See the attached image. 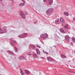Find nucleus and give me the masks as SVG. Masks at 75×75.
<instances>
[{"instance_id":"obj_30","label":"nucleus","mask_w":75,"mask_h":75,"mask_svg":"<svg viewBox=\"0 0 75 75\" xmlns=\"http://www.w3.org/2000/svg\"><path fill=\"white\" fill-rule=\"evenodd\" d=\"M71 44H72V45L73 43L72 42H71Z\"/></svg>"},{"instance_id":"obj_16","label":"nucleus","mask_w":75,"mask_h":75,"mask_svg":"<svg viewBox=\"0 0 75 75\" xmlns=\"http://www.w3.org/2000/svg\"><path fill=\"white\" fill-rule=\"evenodd\" d=\"M61 57L62 58H67V57L65 55H64L63 54H62L61 56Z\"/></svg>"},{"instance_id":"obj_20","label":"nucleus","mask_w":75,"mask_h":75,"mask_svg":"<svg viewBox=\"0 0 75 75\" xmlns=\"http://www.w3.org/2000/svg\"><path fill=\"white\" fill-rule=\"evenodd\" d=\"M3 31L1 29H0V33L1 34H3Z\"/></svg>"},{"instance_id":"obj_6","label":"nucleus","mask_w":75,"mask_h":75,"mask_svg":"<svg viewBox=\"0 0 75 75\" xmlns=\"http://www.w3.org/2000/svg\"><path fill=\"white\" fill-rule=\"evenodd\" d=\"M49 4L51 5L53 2V0H48Z\"/></svg>"},{"instance_id":"obj_5","label":"nucleus","mask_w":75,"mask_h":75,"mask_svg":"<svg viewBox=\"0 0 75 75\" xmlns=\"http://www.w3.org/2000/svg\"><path fill=\"white\" fill-rule=\"evenodd\" d=\"M55 22L56 24H59L61 23L60 22V19H57L55 21Z\"/></svg>"},{"instance_id":"obj_10","label":"nucleus","mask_w":75,"mask_h":75,"mask_svg":"<svg viewBox=\"0 0 75 75\" xmlns=\"http://www.w3.org/2000/svg\"><path fill=\"white\" fill-rule=\"evenodd\" d=\"M23 35H24V36L21 37V38H24L25 36L27 35V34L26 33H24L23 34Z\"/></svg>"},{"instance_id":"obj_22","label":"nucleus","mask_w":75,"mask_h":75,"mask_svg":"<svg viewBox=\"0 0 75 75\" xmlns=\"http://www.w3.org/2000/svg\"><path fill=\"white\" fill-rule=\"evenodd\" d=\"M68 26V24L66 25H65V27L64 28V29H65V28H67Z\"/></svg>"},{"instance_id":"obj_4","label":"nucleus","mask_w":75,"mask_h":75,"mask_svg":"<svg viewBox=\"0 0 75 75\" xmlns=\"http://www.w3.org/2000/svg\"><path fill=\"white\" fill-rule=\"evenodd\" d=\"M20 73L21 75H25V73L23 72V70L21 69H20Z\"/></svg>"},{"instance_id":"obj_12","label":"nucleus","mask_w":75,"mask_h":75,"mask_svg":"<svg viewBox=\"0 0 75 75\" xmlns=\"http://www.w3.org/2000/svg\"><path fill=\"white\" fill-rule=\"evenodd\" d=\"M64 15L66 16H69V13L68 12H64Z\"/></svg>"},{"instance_id":"obj_31","label":"nucleus","mask_w":75,"mask_h":75,"mask_svg":"<svg viewBox=\"0 0 75 75\" xmlns=\"http://www.w3.org/2000/svg\"><path fill=\"white\" fill-rule=\"evenodd\" d=\"M53 16H55V15H53Z\"/></svg>"},{"instance_id":"obj_14","label":"nucleus","mask_w":75,"mask_h":75,"mask_svg":"<svg viewBox=\"0 0 75 75\" xmlns=\"http://www.w3.org/2000/svg\"><path fill=\"white\" fill-rule=\"evenodd\" d=\"M72 40L73 42L75 43V38L74 37H72Z\"/></svg>"},{"instance_id":"obj_28","label":"nucleus","mask_w":75,"mask_h":75,"mask_svg":"<svg viewBox=\"0 0 75 75\" xmlns=\"http://www.w3.org/2000/svg\"><path fill=\"white\" fill-rule=\"evenodd\" d=\"M43 1L44 2H45V1H46V0H43Z\"/></svg>"},{"instance_id":"obj_11","label":"nucleus","mask_w":75,"mask_h":75,"mask_svg":"<svg viewBox=\"0 0 75 75\" xmlns=\"http://www.w3.org/2000/svg\"><path fill=\"white\" fill-rule=\"evenodd\" d=\"M24 4H25V3H23L20 4H19V6H24Z\"/></svg>"},{"instance_id":"obj_29","label":"nucleus","mask_w":75,"mask_h":75,"mask_svg":"<svg viewBox=\"0 0 75 75\" xmlns=\"http://www.w3.org/2000/svg\"><path fill=\"white\" fill-rule=\"evenodd\" d=\"M15 50H16V51H17V49L16 48H15Z\"/></svg>"},{"instance_id":"obj_8","label":"nucleus","mask_w":75,"mask_h":75,"mask_svg":"<svg viewBox=\"0 0 75 75\" xmlns=\"http://www.w3.org/2000/svg\"><path fill=\"white\" fill-rule=\"evenodd\" d=\"M60 21L62 23H64V22H65L63 18H62V17H61L60 18Z\"/></svg>"},{"instance_id":"obj_21","label":"nucleus","mask_w":75,"mask_h":75,"mask_svg":"<svg viewBox=\"0 0 75 75\" xmlns=\"http://www.w3.org/2000/svg\"><path fill=\"white\" fill-rule=\"evenodd\" d=\"M68 72H70V73H72V74H75V72H74L72 71H69Z\"/></svg>"},{"instance_id":"obj_27","label":"nucleus","mask_w":75,"mask_h":75,"mask_svg":"<svg viewBox=\"0 0 75 75\" xmlns=\"http://www.w3.org/2000/svg\"><path fill=\"white\" fill-rule=\"evenodd\" d=\"M73 20H74V21H75V18H73Z\"/></svg>"},{"instance_id":"obj_3","label":"nucleus","mask_w":75,"mask_h":75,"mask_svg":"<svg viewBox=\"0 0 75 75\" xmlns=\"http://www.w3.org/2000/svg\"><path fill=\"white\" fill-rule=\"evenodd\" d=\"M47 59L49 62H51L52 61H53V60H54V59L50 57H47Z\"/></svg>"},{"instance_id":"obj_23","label":"nucleus","mask_w":75,"mask_h":75,"mask_svg":"<svg viewBox=\"0 0 75 75\" xmlns=\"http://www.w3.org/2000/svg\"><path fill=\"white\" fill-rule=\"evenodd\" d=\"M27 55H31V54L30 52H28L27 53Z\"/></svg>"},{"instance_id":"obj_19","label":"nucleus","mask_w":75,"mask_h":75,"mask_svg":"<svg viewBox=\"0 0 75 75\" xmlns=\"http://www.w3.org/2000/svg\"><path fill=\"white\" fill-rule=\"evenodd\" d=\"M19 59H21V58H23V59H25V57L23 56H21L19 57Z\"/></svg>"},{"instance_id":"obj_9","label":"nucleus","mask_w":75,"mask_h":75,"mask_svg":"<svg viewBox=\"0 0 75 75\" xmlns=\"http://www.w3.org/2000/svg\"><path fill=\"white\" fill-rule=\"evenodd\" d=\"M36 50L38 54H40V52L38 49H37Z\"/></svg>"},{"instance_id":"obj_18","label":"nucleus","mask_w":75,"mask_h":75,"mask_svg":"<svg viewBox=\"0 0 75 75\" xmlns=\"http://www.w3.org/2000/svg\"><path fill=\"white\" fill-rule=\"evenodd\" d=\"M43 35L45 36V38H47V37H48V35L46 33H45V34H44Z\"/></svg>"},{"instance_id":"obj_15","label":"nucleus","mask_w":75,"mask_h":75,"mask_svg":"<svg viewBox=\"0 0 75 75\" xmlns=\"http://www.w3.org/2000/svg\"><path fill=\"white\" fill-rule=\"evenodd\" d=\"M65 38H66V39H69V37L68 35H66L65 36Z\"/></svg>"},{"instance_id":"obj_24","label":"nucleus","mask_w":75,"mask_h":75,"mask_svg":"<svg viewBox=\"0 0 75 75\" xmlns=\"http://www.w3.org/2000/svg\"><path fill=\"white\" fill-rule=\"evenodd\" d=\"M36 46L37 47H38V48H41V47L39 45H36Z\"/></svg>"},{"instance_id":"obj_13","label":"nucleus","mask_w":75,"mask_h":75,"mask_svg":"<svg viewBox=\"0 0 75 75\" xmlns=\"http://www.w3.org/2000/svg\"><path fill=\"white\" fill-rule=\"evenodd\" d=\"M60 31L62 32V33H65V32H64V31L63 29H62V28H60Z\"/></svg>"},{"instance_id":"obj_26","label":"nucleus","mask_w":75,"mask_h":75,"mask_svg":"<svg viewBox=\"0 0 75 75\" xmlns=\"http://www.w3.org/2000/svg\"><path fill=\"white\" fill-rule=\"evenodd\" d=\"M22 1H23V2H25V1H24V0H22Z\"/></svg>"},{"instance_id":"obj_2","label":"nucleus","mask_w":75,"mask_h":75,"mask_svg":"<svg viewBox=\"0 0 75 75\" xmlns=\"http://www.w3.org/2000/svg\"><path fill=\"white\" fill-rule=\"evenodd\" d=\"M21 16L23 19L25 18V14H23V11H21Z\"/></svg>"},{"instance_id":"obj_17","label":"nucleus","mask_w":75,"mask_h":75,"mask_svg":"<svg viewBox=\"0 0 75 75\" xmlns=\"http://www.w3.org/2000/svg\"><path fill=\"white\" fill-rule=\"evenodd\" d=\"M33 56L34 58H37V55L35 54H34L33 55Z\"/></svg>"},{"instance_id":"obj_1","label":"nucleus","mask_w":75,"mask_h":75,"mask_svg":"<svg viewBox=\"0 0 75 75\" xmlns=\"http://www.w3.org/2000/svg\"><path fill=\"white\" fill-rule=\"evenodd\" d=\"M54 11V9L53 8H50L48 9L46 12L47 14L48 15L51 14L52 13V11Z\"/></svg>"},{"instance_id":"obj_34","label":"nucleus","mask_w":75,"mask_h":75,"mask_svg":"<svg viewBox=\"0 0 75 75\" xmlns=\"http://www.w3.org/2000/svg\"><path fill=\"white\" fill-rule=\"evenodd\" d=\"M35 23H36V22H35Z\"/></svg>"},{"instance_id":"obj_33","label":"nucleus","mask_w":75,"mask_h":75,"mask_svg":"<svg viewBox=\"0 0 75 75\" xmlns=\"http://www.w3.org/2000/svg\"><path fill=\"white\" fill-rule=\"evenodd\" d=\"M2 0H0V1H2Z\"/></svg>"},{"instance_id":"obj_7","label":"nucleus","mask_w":75,"mask_h":75,"mask_svg":"<svg viewBox=\"0 0 75 75\" xmlns=\"http://www.w3.org/2000/svg\"><path fill=\"white\" fill-rule=\"evenodd\" d=\"M25 74H27V75H28L30 74V71L27 70H25Z\"/></svg>"},{"instance_id":"obj_32","label":"nucleus","mask_w":75,"mask_h":75,"mask_svg":"<svg viewBox=\"0 0 75 75\" xmlns=\"http://www.w3.org/2000/svg\"><path fill=\"white\" fill-rule=\"evenodd\" d=\"M74 53H75V50L74 51Z\"/></svg>"},{"instance_id":"obj_25","label":"nucleus","mask_w":75,"mask_h":75,"mask_svg":"<svg viewBox=\"0 0 75 75\" xmlns=\"http://www.w3.org/2000/svg\"><path fill=\"white\" fill-rule=\"evenodd\" d=\"M45 53L46 54H48V52H45Z\"/></svg>"}]
</instances>
